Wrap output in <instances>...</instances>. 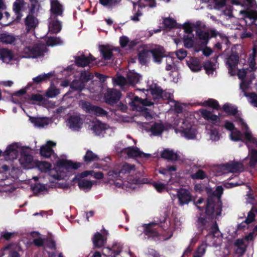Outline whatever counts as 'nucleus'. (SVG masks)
Here are the masks:
<instances>
[{
    "label": "nucleus",
    "instance_id": "f257e3e1",
    "mask_svg": "<svg viewBox=\"0 0 257 257\" xmlns=\"http://www.w3.org/2000/svg\"><path fill=\"white\" fill-rule=\"evenodd\" d=\"M169 119L165 125L162 123H155L150 128L153 136L161 135L164 130L179 125L182 135L188 139L195 138L197 134L196 119L193 113H168Z\"/></svg>",
    "mask_w": 257,
    "mask_h": 257
},
{
    "label": "nucleus",
    "instance_id": "f03ea898",
    "mask_svg": "<svg viewBox=\"0 0 257 257\" xmlns=\"http://www.w3.org/2000/svg\"><path fill=\"white\" fill-rule=\"evenodd\" d=\"M81 166L80 163H74L66 159H60L54 168L50 170L51 164L47 162H41L38 164V168L42 172L49 171V175L54 180H60L67 176L70 169H77Z\"/></svg>",
    "mask_w": 257,
    "mask_h": 257
},
{
    "label": "nucleus",
    "instance_id": "7ed1b4c3",
    "mask_svg": "<svg viewBox=\"0 0 257 257\" xmlns=\"http://www.w3.org/2000/svg\"><path fill=\"white\" fill-rule=\"evenodd\" d=\"M121 175H119V170L109 171L107 175V182L111 185H114L116 187H122L128 190L135 189L137 185L141 183V181L137 178L132 176H129L127 180L123 181L120 179Z\"/></svg>",
    "mask_w": 257,
    "mask_h": 257
},
{
    "label": "nucleus",
    "instance_id": "20e7f679",
    "mask_svg": "<svg viewBox=\"0 0 257 257\" xmlns=\"http://www.w3.org/2000/svg\"><path fill=\"white\" fill-rule=\"evenodd\" d=\"M213 239L212 244L214 246H218L221 244L223 240L222 233L219 230L216 222L213 223L211 228L210 233L206 237V240L198 247L194 253L193 257H202L205 254L207 246L208 239Z\"/></svg>",
    "mask_w": 257,
    "mask_h": 257
},
{
    "label": "nucleus",
    "instance_id": "39448f33",
    "mask_svg": "<svg viewBox=\"0 0 257 257\" xmlns=\"http://www.w3.org/2000/svg\"><path fill=\"white\" fill-rule=\"evenodd\" d=\"M238 124L242 126V129L245 131L244 137L247 140L245 144L248 148L250 166H253L257 163V150L255 149H251L249 145V143L253 144L255 147H257V140L253 137L251 132L248 130V127L247 124L244 122L243 119L238 118L236 120Z\"/></svg>",
    "mask_w": 257,
    "mask_h": 257
},
{
    "label": "nucleus",
    "instance_id": "423d86ee",
    "mask_svg": "<svg viewBox=\"0 0 257 257\" xmlns=\"http://www.w3.org/2000/svg\"><path fill=\"white\" fill-rule=\"evenodd\" d=\"M121 143H118L115 146L116 151L120 154L121 157L124 158H133L135 159H142L147 160L149 158L151 155L142 152L138 148L126 147L127 145H122Z\"/></svg>",
    "mask_w": 257,
    "mask_h": 257
},
{
    "label": "nucleus",
    "instance_id": "0eeeda50",
    "mask_svg": "<svg viewBox=\"0 0 257 257\" xmlns=\"http://www.w3.org/2000/svg\"><path fill=\"white\" fill-rule=\"evenodd\" d=\"M202 105L204 107H208L212 109L218 111L221 110L224 112H238L237 107L235 105L229 103H225L220 108L218 101L213 98H208L202 103Z\"/></svg>",
    "mask_w": 257,
    "mask_h": 257
},
{
    "label": "nucleus",
    "instance_id": "6e6552de",
    "mask_svg": "<svg viewBox=\"0 0 257 257\" xmlns=\"http://www.w3.org/2000/svg\"><path fill=\"white\" fill-rule=\"evenodd\" d=\"M154 104L151 101L147 98L142 99L138 96H135L129 102V105L133 111L139 112H149L148 108L146 106H150Z\"/></svg>",
    "mask_w": 257,
    "mask_h": 257
},
{
    "label": "nucleus",
    "instance_id": "1a4fd4ad",
    "mask_svg": "<svg viewBox=\"0 0 257 257\" xmlns=\"http://www.w3.org/2000/svg\"><path fill=\"white\" fill-rule=\"evenodd\" d=\"M222 211L221 203H215L212 198H208L205 207V213L209 218H216L221 215Z\"/></svg>",
    "mask_w": 257,
    "mask_h": 257
},
{
    "label": "nucleus",
    "instance_id": "9d476101",
    "mask_svg": "<svg viewBox=\"0 0 257 257\" xmlns=\"http://www.w3.org/2000/svg\"><path fill=\"white\" fill-rule=\"evenodd\" d=\"M93 172V171H85L75 176L74 179L78 182V186L81 189L85 191H88L91 189L93 185V182L83 178L89 175H92Z\"/></svg>",
    "mask_w": 257,
    "mask_h": 257
},
{
    "label": "nucleus",
    "instance_id": "9b49d317",
    "mask_svg": "<svg viewBox=\"0 0 257 257\" xmlns=\"http://www.w3.org/2000/svg\"><path fill=\"white\" fill-rule=\"evenodd\" d=\"M75 63L77 66L82 67L90 65L92 66L94 64H97L96 62V58L91 54H89L88 57L84 54L75 57Z\"/></svg>",
    "mask_w": 257,
    "mask_h": 257
},
{
    "label": "nucleus",
    "instance_id": "f8f14e48",
    "mask_svg": "<svg viewBox=\"0 0 257 257\" xmlns=\"http://www.w3.org/2000/svg\"><path fill=\"white\" fill-rule=\"evenodd\" d=\"M23 150V147H21L18 143H13L7 147L4 152V155L7 160H14L17 158L19 152Z\"/></svg>",
    "mask_w": 257,
    "mask_h": 257
},
{
    "label": "nucleus",
    "instance_id": "ddd939ff",
    "mask_svg": "<svg viewBox=\"0 0 257 257\" xmlns=\"http://www.w3.org/2000/svg\"><path fill=\"white\" fill-rule=\"evenodd\" d=\"M221 169L223 173H238L243 171L244 167L241 163L232 161L222 165Z\"/></svg>",
    "mask_w": 257,
    "mask_h": 257
},
{
    "label": "nucleus",
    "instance_id": "4468645a",
    "mask_svg": "<svg viewBox=\"0 0 257 257\" xmlns=\"http://www.w3.org/2000/svg\"><path fill=\"white\" fill-rule=\"evenodd\" d=\"M28 49L31 55L30 57L33 58L43 56L44 53L48 51L46 46L41 43L36 44L32 47L30 46L28 48Z\"/></svg>",
    "mask_w": 257,
    "mask_h": 257
},
{
    "label": "nucleus",
    "instance_id": "2eb2a0df",
    "mask_svg": "<svg viewBox=\"0 0 257 257\" xmlns=\"http://www.w3.org/2000/svg\"><path fill=\"white\" fill-rule=\"evenodd\" d=\"M121 92L120 91L115 89H109L104 94V97L107 103L113 106V105L116 104L119 100Z\"/></svg>",
    "mask_w": 257,
    "mask_h": 257
},
{
    "label": "nucleus",
    "instance_id": "dca6fc26",
    "mask_svg": "<svg viewBox=\"0 0 257 257\" xmlns=\"http://www.w3.org/2000/svg\"><path fill=\"white\" fill-rule=\"evenodd\" d=\"M66 125L73 131H78L83 123V119L79 115H72L66 121Z\"/></svg>",
    "mask_w": 257,
    "mask_h": 257
},
{
    "label": "nucleus",
    "instance_id": "f3484780",
    "mask_svg": "<svg viewBox=\"0 0 257 257\" xmlns=\"http://www.w3.org/2000/svg\"><path fill=\"white\" fill-rule=\"evenodd\" d=\"M79 106L86 112H107L101 107L92 105L90 102L84 100H80Z\"/></svg>",
    "mask_w": 257,
    "mask_h": 257
},
{
    "label": "nucleus",
    "instance_id": "a211bd4d",
    "mask_svg": "<svg viewBox=\"0 0 257 257\" xmlns=\"http://www.w3.org/2000/svg\"><path fill=\"white\" fill-rule=\"evenodd\" d=\"M99 51L104 60H110L112 59L113 55V51H118V48H114L109 45H102L99 47Z\"/></svg>",
    "mask_w": 257,
    "mask_h": 257
},
{
    "label": "nucleus",
    "instance_id": "6ab92c4d",
    "mask_svg": "<svg viewBox=\"0 0 257 257\" xmlns=\"http://www.w3.org/2000/svg\"><path fill=\"white\" fill-rule=\"evenodd\" d=\"M177 196L181 206L188 204L192 200V195L190 191L184 188L178 189Z\"/></svg>",
    "mask_w": 257,
    "mask_h": 257
},
{
    "label": "nucleus",
    "instance_id": "aec40b11",
    "mask_svg": "<svg viewBox=\"0 0 257 257\" xmlns=\"http://www.w3.org/2000/svg\"><path fill=\"white\" fill-rule=\"evenodd\" d=\"M239 57L236 52L232 51L230 55L227 58L226 64L229 73L235 71L239 62Z\"/></svg>",
    "mask_w": 257,
    "mask_h": 257
},
{
    "label": "nucleus",
    "instance_id": "412c9836",
    "mask_svg": "<svg viewBox=\"0 0 257 257\" xmlns=\"http://www.w3.org/2000/svg\"><path fill=\"white\" fill-rule=\"evenodd\" d=\"M142 226L144 227L145 234L148 236V238L152 237V238H155L158 236V231L156 230V229L159 228L157 223L152 222L149 224H144Z\"/></svg>",
    "mask_w": 257,
    "mask_h": 257
},
{
    "label": "nucleus",
    "instance_id": "4be33fe9",
    "mask_svg": "<svg viewBox=\"0 0 257 257\" xmlns=\"http://www.w3.org/2000/svg\"><path fill=\"white\" fill-rule=\"evenodd\" d=\"M25 4L24 0L16 1L13 3V11L16 15V18L15 19V21L18 22L22 19L23 16L22 11Z\"/></svg>",
    "mask_w": 257,
    "mask_h": 257
},
{
    "label": "nucleus",
    "instance_id": "5701e85b",
    "mask_svg": "<svg viewBox=\"0 0 257 257\" xmlns=\"http://www.w3.org/2000/svg\"><path fill=\"white\" fill-rule=\"evenodd\" d=\"M56 145V143L54 142L51 141H47L46 145L41 147L40 149V154L43 157L46 158L50 157L52 155L54 154V152L52 148L55 147Z\"/></svg>",
    "mask_w": 257,
    "mask_h": 257
},
{
    "label": "nucleus",
    "instance_id": "b1692460",
    "mask_svg": "<svg viewBox=\"0 0 257 257\" xmlns=\"http://www.w3.org/2000/svg\"><path fill=\"white\" fill-rule=\"evenodd\" d=\"M224 127L231 132L230 137L231 140L238 141L241 140L242 135L241 133L234 128L233 123L226 121L225 123Z\"/></svg>",
    "mask_w": 257,
    "mask_h": 257
},
{
    "label": "nucleus",
    "instance_id": "393cba45",
    "mask_svg": "<svg viewBox=\"0 0 257 257\" xmlns=\"http://www.w3.org/2000/svg\"><path fill=\"white\" fill-rule=\"evenodd\" d=\"M33 14L30 13V14L28 15L25 19L24 22L27 33L35 29L38 25V20Z\"/></svg>",
    "mask_w": 257,
    "mask_h": 257
},
{
    "label": "nucleus",
    "instance_id": "a878e982",
    "mask_svg": "<svg viewBox=\"0 0 257 257\" xmlns=\"http://www.w3.org/2000/svg\"><path fill=\"white\" fill-rule=\"evenodd\" d=\"M92 123L94 124L93 125L92 129L95 135L99 136L106 133V131H108L109 130L107 125L102 123L100 121H93Z\"/></svg>",
    "mask_w": 257,
    "mask_h": 257
},
{
    "label": "nucleus",
    "instance_id": "bb28decb",
    "mask_svg": "<svg viewBox=\"0 0 257 257\" xmlns=\"http://www.w3.org/2000/svg\"><path fill=\"white\" fill-rule=\"evenodd\" d=\"M51 13L56 17L62 16L63 13L62 5L58 0H51L50 3Z\"/></svg>",
    "mask_w": 257,
    "mask_h": 257
},
{
    "label": "nucleus",
    "instance_id": "cd10ccee",
    "mask_svg": "<svg viewBox=\"0 0 257 257\" xmlns=\"http://www.w3.org/2000/svg\"><path fill=\"white\" fill-rule=\"evenodd\" d=\"M29 120L36 127H44L52 122L51 119L48 117H32L29 116Z\"/></svg>",
    "mask_w": 257,
    "mask_h": 257
},
{
    "label": "nucleus",
    "instance_id": "c85d7f7f",
    "mask_svg": "<svg viewBox=\"0 0 257 257\" xmlns=\"http://www.w3.org/2000/svg\"><path fill=\"white\" fill-rule=\"evenodd\" d=\"M218 57L217 56H215L211 58L212 61L207 60L203 62V67L205 70L206 73L207 74H213L215 70L214 62H217Z\"/></svg>",
    "mask_w": 257,
    "mask_h": 257
},
{
    "label": "nucleus",
    "instance_id": "c756f323",
    "mask_svg": "<svg viewBox=\"0 0 257 257\" xmlns=\"http://www.w3.org/2000/svg\"><path fill=\"white\" fill-rule=\"evenodd\" d=\"M186 62L187 65L192 71L197 72L201 70L202 66L198 58L196 57H189L186 60Z\"/></svg>",
    "mask_w": 257,
    "mask_h": 257
},
{
    "label": "nucleus",
    "instance_id": "7c9ffc66",
    "mask_svg": "<svg viewBox=\"0 0 257 257\" xmlns=\"http://www.w3.org/2000/svg\"><path fill=\"white\" fill-rule=\"evenodd\" d=\"M92 242L94 246L96 248L102 247L106 241V237L99 232L95 233L92 237Z\"/></svg>",
    "mask_w": 257,
    "mask_h": 257
},
{
    "label": "nucleus",
    "instance_id": "2f4dec72",
    "mask_svg": "<svg viewBox=\"0 0 257 257\" xmlns=\"http://www.w3.org/2000/svg\"><path fill=\"white\" fill-rule=\"evenodd\" d=\"M14 58V54L12 50L7 48L0 49V59L4 62L9 63Z\"/></svg>",
    "mask_w": 257,
    "mask_h": 257
},
{
    "label": "nucleus",
    "instance_id": "473e14b6",
    "mask_svg": "<svg viewBox=\"0 0 257 257\" xmlns=\"http://www.w3.org/2000/svg\"><path fill=\"white\" fill-rule=\"evenodd\" d=\"M121 250V247L117 244L113 245L112 248L109 247H104L102 249L103 254L106 256H110L112 257H115V256L118 254Z\"/></svg>",
    "mask_w": 257,
    "mask_h": 257
},
{
    "label": "nucleus",
    "instance_id": "72a5a7b5",
    "mask_svg": "<svg viewBox=\"0 0 257 257\" xmlns=\"http://www.w3.org/2000/svg\"><path fill=\"white\" fill-rule=\"evenodd\" d=\"M255 213H257V210L252 208L248 212L247 217L245 221L238 225V228L239 229H243L246 227V225L254 221L255 216Z\"/></svg>",
    "mask_w": 257,
    "mask_h": 257
},
{
    "label": "nucleus",
    "instance_id": "f704fd0d",
    "mask_svg": "<svg viewBox=\"0 0 257 257\" xmlns=\"http://www.w3.org/2000/svg\"><path fill=\"white\" fill-rule=\"evenodd\" d=\"M33 157L32 155L26 154H21V157L19 159L20 163L21 166L25 169H29L31 168L30 165L33 161Z\"/></svg>",
    "mask_w": 257,
    "mask_h": 257
},
{
    "label": "nucleus",
    "instance_id": "c9c22d12",
    "mask_svg": "<svg viewBox=\"0 0 257 257\" xmlns=\"http://www.w3.org/2000/svg\"><path fill=\"white\" fill-rule=\"evenodd\" d=\"M163 181L164 182L163 183L161 181H159L154 182L152 183L153 187L158 192L161 193L165 191H168V186L171 185V183H170V181L169 180H164Z\"/></svg>",
    "mask_w": 257,
    "mask_h": 257
},
{
    "label": "nucleus",
    "instance_id": "e433bc0d",
    "mask_svg": "<svg viewBox=\"0 0 257 257\" xmlns=\"http://www.w3.org/2000/svg\"><path fill=\"white\" fill-rule=\"evenodd\" d=\"M21 247L17 244H11L5 248V251H9V257H20L18 252Z\"/></svg>",
    "mask_w": 257,
    "mask_h": 257
},
{
    "label": "nucleus",
    "instance_id": "4c0bfd02",
    "mask_svg": "<svg viewBox=\"0 0 257 257\" xmlns=\"http://www.w3.org/2000/svg\"><path fill=\"white\" fill-rule=\"evenodd\" d=\"M201 117L207 121L208 123L217 124L220 122L219 115H215L214 113H201Z\"/></svg>",
    "mask_w": 257,
    "mask_h": 257
},
{
    "label": "nucleus",
    "instance_id": "58836bf2",
    "mask_svg": "<svg viewBox=\"0 0 257 257\" xmlns=\"http://www.w3.org/2000/svg\"><path fill=\"white\" fill-rule=\"evenodd\" d=\"M150 55V50L143 49L140 51L138 54L139 63L143 65H146L148 62V58Z\"/></svg>",
    "mask_w": 257,
    "mask_h": 257
},
{
    "label": "nucleus",
    "instance_id": "ea45409f",
    "mask_svg": "<svg viewBox=\"0 0 257 257\" xmlns=\"http://www.w3.org/2000/svg\"><path fill=\"white\" fill-rule=\"evenodd\" d=\"M111 116L113 117L114 121L120 122H128L135 121L134 117L128 115L120 116V113H110Z\"/></svg>",
    "mask_w": 257,
    "mask_h": 257
},
{
    "label": "nucleus",
    "instance_id": "a19ab883",
    "mask_svg": "<svg viewBox=\"0 0 257 257\" xmlns=\"http://www.w3.org/2000/svg\"><path fill=\"white\" fill-rule=\"evenodd\" d=\"M161 157L164 159L176 161L178 159V155L176 153L173 151L169 149H165L161 153Z\"/></svg>",
    "mask_w": 257,
    "mask_h": 257
},
{
    "label": "nucleus",
    "instance_id": "79ce46f5",
    "mask_svg": "<svg viewBox=\"0 0 257 257\" xmlns=\"http://www.w3.org/2000/svg\"><path fill=\"white\" fill-rule=\"evenodd\" d=\"M151 55L153 56L154 61L157 63H161L162 59L165 56L162 50L160 48H155L150 50Z\"/></svg>",
    "mask_w": 257,
    "mask_h": 257
},
{
    "label": "nucleus",
    "instance_id": "37998d69",
    "mask_svg": "<svg viewBox=\"0 0 257 257\" xmlns=\"http://www.w3.org/2000/svg\"><path fill=\"white\" fill-rule=\"evenodd\" d=\"M61 23L57 19L52 21L49 26L50 31L52 34L58 33L61 31Z\"/></svg>",
    "mask_w": 257,
    "mask_h": 257
},
{
    "label": "nucleus",
    "instance_id": "c03bdc74",
    "mask_svg": "<svg viewBox=\"0 0 257 257\" xmlns=\"http://www.w3.org/2000/svg\"><path fill=\"white\" fill-rule=\"evenodd\" d=\"M234 245L236 253L242 255L244 252L246 247L243 239H237L234 243Z\"/></svg>",
    "mask_w": 257,
    "mask_h": 257
},
{
    "label": "nucleus",
    "instance_id": "a18cd8bd",
    "mask_svg": "<svg viewBox=\"0 0 257 257\" xmlns=\"http://www.w3.org/2000/svg\"><path fill=\"white\" fill-rule=\"evenodd\" d=\"M16 40L15 37L6 33L0 34V42L6 44H12Z\"/></svg>",
    "mask_w": 257,
    "mask_h": 257
},
{
    "label": "nucleus",
    "instance_id": "49530a36",
    "mask_svg": "<svg viewBox=\"0 0 257 257\" xmlns=\"http://www.w3.org/2000/svg\"><path fill=\"white\" fill-rule=\"evenodd\" d=\"M135 171V166L134 165L125 163L122 166L121 169L119 170V175L122 176L124 174L132 173Z\"/></svg>",
    "mask_w": 257,
    "mask_h": 257
},
{
    "label": "nucleus",
    "instance_id": "de8ad7c7",
    "mask_svg": "<svg viewBox=\"0 0 257 257\" xmlns=\"http://www.w3.org/2000/svg\"><path fill=\"white\" fill-rule=\"evenodd\" d=\"M53 75L54 73L52 72H49L47 74L39 75L38 76L33 78V80L35 83L38 84L43 81L49 80L51 77L53 76Z\"/></svg>",
    "mask_w": 257,
    "mask_h": 257
},
{
    "label": "nucleus",
    "instance_id": "09e8293b",
    "mask_svg": "<svg viewBox=\"0 0 257 257\" xmlns=\"http://www.w3.org/2000/svg\"><path fill=\"white\" fill-rule=\"evenodd\" d=\"M141 76L137 73L130 72L127 75L128 82L131 85H135L140 82Z\"/></svg>",
    "mask_w": 257,
    "mask_h": 257
},
{
    "label": "nucleus",
    "instance_id": "8fccbe9b",
    "mask_svg": "<svg viewBox=\"0 0 257 257\" xmlns=\"http://www.w3.org/2000/svg\"><path fill=\"white\" fill-rule=\"evenodd\" d=\"M150 91L154 99H160L162 97L163 90L160 86L156 85L154 87L150 88Z\"/></svg>",
    "mask_w": 257,
    "mask_h": 257
},
{
    "label": "nucleus",
    "instance_id": "3c124183",
    "mask_svg": "<svg viewBox=\"0 0 257 257\" xmlns=\"http://www.w3.org/2000/svg\"><path fill=\"white\" fill-rule=\"evenodd\" d=\"M98 160V156L90 150H87L86 153V154L84 156V160L86 163L96 161Z\"/></svg>",
    "mask_w": 257,
    "mask_h": 257
},
{
    "label": "nucleus",
    "instance_id": "603ef678",
    "mask_svg": "<svg viewBox=\"0 0 257 257\" xmlns=\"http://www.w3.org/2000/svg\"><path fill=\"white\" fill-rule=\"evenodd\" d=\"M85 84L80 80H74L70 84V88L73 90L81 91L84 88Z\"/></svg>",
    "mask_w": 257,
    "mask_h": 257
},
{
    "label": "nucleus",
    "instance_id": "864d4df0",
    "mask_svg": "<svg viewBox=\"0 0 257 257\" xmlns=\"http://www.w3.org/2000/svg\"><path fill=\"white\" fill-rule=\"evenodd\" d=\"M163 23L165 28L169 30L176 28L177 25L176 21L170 18H165Z\"/></svg>",
    "mask_w": 257,
    "mask_h": 257
},
{
    "label": "nucleus",
    "instance_id": "5fc2aeb1",
    "mask_svg": "<svg viewBox=\"0 0 257 257\" xmlns=\"http://www.w3.org/2000/svg\"><path fill=\"white\" fill-rule=\"evenodd\" d=\"M93 78V75L89 71H83L80 73L79 79L85 84L89 80Z\"/></svg>",
    "mask_w": 257,
    "mask_h": 257
},
{
    "label": "nucleus",
    "instance_id": "6e6d98bb",
    "mask_svg": "<svg viewBox=\"0 0 257 257\" xmlns=\"http://www.w3.org/2000/svg\"><path fill=\"white\" fill-rule=\"evenodd\" d=\"M62 44L63 41L59 37H50L46 41V44L48 46H54Z\"/></svg>",
    "mask_w": 257,
    "mask_h": 257
},
{
    "label": "nucleus",
    "instance_id": "4d7b16f0",
    "mask_svg": "<svg viewBox=\"0 0 257 257\" xmlns=\"http://www.w3.org/2000/svg\"><path fill=\"white\" fill-rule=\"evenodd\" d=\"M60 93V90L55 86L50 87L45 93V96L49 98H53Z\"/></svg>",
    "mask_w": 257,
    "mask_h": 257
},
{
    "label": "nucleus",
    "instance_id": "13d9d810",
    "mask_svg": "<svg viewBox=\"0 0 257 257\" xmlns=\"http://www.w3.org/2000/svg\"><path fill=\"white\" fill-rule=\"evenodd\" d=\"M99 1L101 5L110 9L115 6L120 0H99Z\"/></svg>",
    "mask_w": 257,
    "mask_h": 257
},
{
    "label": "nucleus",
    "instance_id": "bf43d9fd",
    "mask_svg": "<svg viewBox=\"0 0 257 257\" xmlns=\"http://www.w3.org/2000/svg\"><path fill=\"white\" fill-rule=\"evenodd\" d=\"M174 107V112H183L184 107H186L190 105L189 103H180L176 101H173Z\"/></svg>",
    "mask_w": 257,
    "mask_h": 257
},
{
    "label": "nucleus",
    "instance_id": "052dcab7",
    "mask_svg": "<svg viewBox=\"0 0 257 257\" xmlns=\"http://www.w3.org/2000/svg\"><path fill=\"white\" fill-rule=\"evenodd\" d=\"M196 35L200 40L208 42L209 38V34L208 32L203 31L200 29H198L196 31Z\"/></svg>",
    "mask_w": 257,
    "mask_h": 257
},
{
    "label": "nucleus",
    "instance_id": "680f3d73",
    "mask_svg": "<svg viewBox=\"0 0 257 257\" xmlns=\"http://www.w3.org/2000/svg\"><path fill=\"white\" fill-rule=\"evenodd\" d=\"M206 173L202 170H198L196 173L191 175V177L193 179H204L207 178Z\"/></svg>",
    "mask_w": 257,
    "mask_h": 257
},
{
    "label": "nucleus",
    "instance_id": "e2e57ef3",
    "mask_svg": "<svg viewBox=\"0 0 257 257\" xmlns=\"http://www.w3.org/2000/svg\"><path fill=\"white\" fill-rule=\"evenodd\" d=\"M230 251L227 247H222L219 250L215 251V254L217 257H227L229 254Z\"/></svg>",
    "mask_w": 257,
    "mask_h": 257
},
{
    "label": "nucleus",
    "instance_id": "0e129e2a",
    "mask_svg": "<svg viewBox=\"0 0 257 257\" xmlns=\"http://www.w3.org/2000/svg\"><path fill=\"white\" fill-rule=\"evenodd\" d=\"M114 82L120 86H123L126 84L127 80L124 76L119 75L117 78L113 79Z\"/></svg>",
    "mask_w": 257,
    "mask_h": 257
},
{
    "label": "nucleus",
    "instance_id": "69168bd1",
    "mask_svg": "<svg viewBox=\"0 0 257 257\" xmlns=\"http://www.w3.org/2000/svg\"><path fill=\"white\" fill-rule=\"evenodd\" d=\"M211 140L216 141L219 139L220 136L218 132L215 128H211L208 133Z\"/></svg>",
    "mask_w": 257,
    "mask_h": 257
},
{
    "label": "nucleus",
    "instance_id": "338daca9",
    "mask_svg": "<svg viewBox=\"0 0 257 257\" xmlns=\"http://www.w3.org/2000/svg\"><path fill=\"white\" fill-rule=\"evenodd\" d=\"M183 43L185 48H191L194 45V41L193 37L186 36L184 37L183 38Z\"/></svg>",
    "mask_w": 257,
    "mask_h": 257
},
{
    "label": "nucleus",
    "instance_id": "774afa93",
    "mask_svg": "<svg viewBox=\"0 0 257 257\" xmlns=\"http://www.w3.org/2000/svg\"><path fill=\"white\" fill-rule=\"evenodd\" d=\"M246 17L253 19L254 21L257 20V11L251 10L249 11H243Z\"/></svg>",
    "mask_w": 257,
    "mask_h": 257
}]
</instances>
